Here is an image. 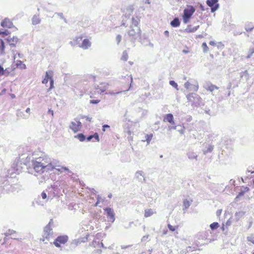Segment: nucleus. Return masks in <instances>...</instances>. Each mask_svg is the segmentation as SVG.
<instances>
[{
	"label": "nucleus",
	"mask_w": 254,
	"mask_h": 254,
	"mask_svg": "<svg viewBox=\"0 0 254 254\" xmlns=\"http://www.w3.org/2000/svg\"><path fill=\"white\" fill-rule=\"evenodd\" d=\"M32 166L34 170L37 173H43L45 171H50L58 166L51 160L48 155L42 154L41 156L35 158V160H32Z\"/></svg>",
	"instance_id": "f257e3e1"
},
{
	"label": "nucleus",
	"mask_w": 254,
	"mask_h": 254,
	"mask_svg": "<svg viewBox=\"0 0 254 254\" xmlns=\"http://www.w3.org/2000/svg\"><path fill=\"white\" fill-rule=\"evenodd\" d=\"M141 35V30L139 27L135 28H132L128 32V37L129 40L132 43V46H135V41L140 38Z\"/></svg>",
	"instance_id": "f03ea898"
},
{
	"label": "nucleus",
	"mask_w": 254,
	"mask_h": 254,
	"mask_svg": "<svg viewBox=\"0 0 254 254\" xmlns=\"http://www.w3.org/2000/svg\"><path fill=\"white\" fill-rule=\"evenodd\" d=\"M187 99L188 101L191 103V105L195 107H198L202 104V99L196 93H191L187 95Z\"/></svg>",
	"instance_id": "7ed1b4c3"
},
{
	"label": "nucleus",
	"mask_w": 254,
	"mask_h": 254,
	"mask_svg": "<svg viewBox=\"0 0 254 254\" xmlns=\"http://www.w3.org/2000/svg\"><path fill=\"white\" fill-rule=\"evenodd\" d=\"M195 9L192 5H188L187 7L184 10L183 19L185 23L189 22L191 16L195 12Z\"/></svg>",
	"instance_id": "20e7f679"
},
{
	"label": "nucleus",
	"mask_w": 254,
	"mask_h": 254,
	"mask_svg": "<svg viewBox=\"0 0 254 254\" xmlns=\"http://www.w3.org/2000/svg\"><path fill=\"white\" fill-rule=\"evenodd\" d=\"M184 87L189 91H197L198 89V83L195 80L187 81L184 84Z\"/></svg>",
	"instance_id": "39448f33"
},
{
	"label": "nucleus",
	"mask_w": 254,
	"mask_h": 254,
	"mask_svg": "<svg viewBox=\"0 0 254 254\" xmlns=\"http://www.w3.org/2000/svg\"><path fill=\"white\" fill-rule=\"evenodd\" d=\"M53 223V219H51L48 224H47L44 229L43 237L44 239H48L50 235L53 234V229L51 228V224Z\"/></svg>",
	"instance_id": "423d86ee"
},
{
	"label": "nucleus",
	"mask_w": 254,
	"mask_h": 254,
	"mask_svg": "<svg viewBox=\"0 0 254 254\" xmlns=\"http://www.w3.org/2000/svg\"><path fill=\"white\" fill-rule=\"evenodd\" d=\"M68 237L66 235L58 236L54 242V245L57 247H61V244H64L68 240Z\"/></svg>",
	"instance_id": "0eeeda50"
},
{
	"label": "nucleus",
	"mask_w": 254,
	"mask_h": 254,
	"mask_svg": "<svg viewBox=\"0 0 254 254\" xmlns=\"http://www.w3.org/2000/svg\"><path fill=\"white\" fill-rule=\"evenodd\" d=\"M218 0H207L206 4L210 7L211 12H214L216 11L219 7L218 3Z\"/></svg>",
	"instance_id": "6e6552de"
},
{
	"label": "nucleus",
	"mask_w": 254,
	"mask_h": 254,
	"mask_svg": "<svg viewBox=\"0 0 254 254\" xmlns=\"http://www.w3.org/2000/svg\"><path fill=\"white\" fill-rule=\"evenodd\" d=\"M104 210L106 212L107 216L109 218V221L113 223L115 220V214L113 209L110 207H106Z\"/></svg>",
	"instance_id": "1a4fd4ad"
},
{
	"label": "nucleus",
	"mask_w": 254,
	"mask_h": 254,
	"mask_svg": "<svg viewBox=\"0 0 254 254\" xmlns=\"http://www.w3.org/2000/svg\"><path fill=\"white\" fill-rule=\"evenodd\" d=\"M135 179L137 180L138 182L143 183L145 182V178L144 174L142 171H137L135 174Z\"/></svg>",
	"instance_id": "9d476101"
},
{
	"label": "nucleus",
	"mask_w": 254,
	"mask_h": 254,
	"mask_svg": "<svg viewBox=\"0 0 254 254\" xmlns=\"http://www.w3.org/2000/svg\"><path fill=\"white\" fill-rule=\"evenodd\" d=\"M203 87L206 90L209 91L210 92H212L213 91H214L215 89L217 90L219 88L217 86H216L215 85L212 84L210 82H206L204 84Z\"/></svg>",
	"instance_id": "9b49d317"
},
{
	"label": "nucleus",
	"mask_w": 254,
	"mask_h": 254,
	"mask_svg": "<svg viewBox=\"0 0 254 254\" xmlns=\"http://www.w3.org/2000/svg\"><path fill=\"white\" fill-rule=\"evenodd\" d=\"M0 25L3 27L8 28H11L13 26L12 22L8 18H5L1 22Z\"/></svg>",
	"instance_id": "f8f14e48"
},
{
	"label": "nucleus",
	"mask_w": 254,
	"mask_h": 254,
	"mask_svg": "<svg viewBox=\"0 0 254 254\" xmlns=\"http://www.w3.org/2000/svg\"><path fill=\"white\" fill-rule=\"evenodd\" d=\"M211 103V107L212 110H211L210 109L206 107L204 109V112L205 113L207 114L210 116H213L215 115V110L214 109V108L215 107V104L213 102H212Z\"/></svg>",
	"instance_id": "ddd939ff"
},
{
	"label": "nucleus",
	"mask_w": 254,
	"mask_h": 254,
	"mask_svg": "<svg viewBox=\"0 0 254 254\" xmlns=\"http://www.w3.org/2000/svg\"><path fill=\"white\" fill-rule=\"evenodd\" d=\"M91 45V42L89 41V40L87 39H84L81 44V45L80 46V47H81L83 49H88L89 47H90Z\"/></svg>",
	"instance_id": "4468645a"
},
{
	"label": "nucleus",
	"mask_w": 254,
	"mask_h": 254,
	"mask_svg": "<svg viewBox=\"0 0 254 254\" xmlns=\"http://www.w3.org/2000/svg\"><path fill=\"white\" fill-rule=\"evenodd\" d=\"M19 39L17 37L13 36L11 38L10 36L7 38V41L9 45L11 46L14 47L15 44L18 42Z\"/></svg>",
	"instance_id": "2eb2a0df"
},
{
	"label": "nucleus",
	"mask_w": 254,
	"mask_h": 254,
	"mask_svg": "<svg viewBox=\"0 0 254 254\" xmlns=\"http://www.w3.org/2000/svg\"><path fill=\"white\" fill-rule=\"evenodd\" d=\"M93 138H94L97 141H99V137L98 133L95 132L93 134L88 135L87 137H86L85 139H86L87 141H90Z\"/></svg>",
	"instance_id": "dca6fc26"
},
{
	"label": "nucleus",
	"mask_w": 254,
	"mask_h": 254,
	"mask_svg": "<svg viewBox=\"0 0 254 254\" xmlns=\"http://www.w3.org/2000/svg\"><path fill=\"white\" fill-rule=\"evenodd\" d=\"M199 27V26H196L194 27H191V26L189 25L187 26L185 31L188 33H193L195 32Z\"/></svg>",
	"instance_id": "f3484780"
},
{
	"label": "nucleus",
	"mask_w": 254,
	"mask_h": 254,
	"mask_svg": "<svg viewBox=\"0 0 254 254\" xmlns=\"http://www.w3.org/2000/svg\"><path fill=\"white\" fill-rule=\"evenodd\" d=\"M171 25L173 27H178L180 25V21L178 17H175L173 19V20H172L170 22Z\"/></svg>",
	"instance_id": "a211bd4d"
},
{
	"label": "nucleus",
	"mask_w": 254,
	"mask_h": 254,
	"mask_svg": "<svg viewBox=\"0 0 254 254\" xmlns=\"http://www.w3.org/2000/svg\"><path fill=\"white\" fill-rule=\"evenodd\" d=\"M69 128L71 129L74 132H77L80 129L76 125V123L74 122H71L69 125Z\"/></svg>",
	"instance_id": "6ab92c4d"
},
{
	"label": "nucleus",
	"mask_w": 254,
	"mask_h": 254,
	"mask_svg": "<svg viewBox=\"0 0 254 254\" xmlns=\"http://www.w3.org/2000/svg\"><path fill=\"white\" fill-rule=\"evenodd\" d=\"M254 28V24L252 22H247L245 26V29L247 32H250Z\"/></svg>",
	"instance_id": "aec40b11"
},
{
	"label": "nucleus",
	"mask_w": 254,
	"mask_h": 254,
	"mask_svg": "<svg viewBox=\"0 0 254 254\" xmlns=\"http://www.w3.org/2000/svg\"><path fill=\"white\" fill-rule=\"evenodd\" d=\"M174 119V117L173 114L169 113L165 115L164 118V122H172V120Z\"/></svg>",
	"instance_id": "412c9836"
},
{
	"label": "nucleus",
	"mask_w": 254,
	"mask_h": 254,
	"mask_svg": "<svg viewBox=\"0 0 254 254\" xmlns=\"http://www.w3.org/2000/svg\"><path fill=\"white\" fill-rule=\"evenodd\" d=\"M140 22V19L138 16L132 17V24L134 26L136 27H138V25Z\"/></svg>",
	"instance_id": "4be33fe9"
},
{
	"label": "nucleus",
	"mask_w": 254,
	"mask_h": 254,
	"mask_svg": "<svg viewBox=\"0 0 254 254\" xmlns=\"http://www.w3.org/2000/svg\"><path fill=\"white\" fill-rule=\"evenodd\" d=\"M41 19L39 17V15H34L32 18V23L33 25H37L40 23Z\"/></svg>",
	"instance_id": "5701e85b"
},
{
	"label": "nucleus",
	"mask_w": 254,
	"mask_h": 254,
	"mask_svg": "<svg viewBox=\"0 0 254 254\" xmlns=\"http://www.w3.org/2000/svg\"><path fill=\"white\" fill-rule=\"evenodd\" d=\"M187 156L190 159H195L197 160V154L192 151H189L187 153Z\"/></svg>",
	"instance_id": "b1692460"
},
{
	"label": "nucleus",
	"mask_w": 254,
	"mask_h": 254,
	"mask_svg": "<svg viewBox=\"0 0 254 254\" xmlns=\"http://www.w3.org/2000/svg\"><path fill=\"white\" fill-rule=\"evenodd\" d=\"M5 43L3 40L0 39V51L1 55L4 54Z\"/></svg>",
	"instance_id": "393cba45"
},
{
	"label": "nucleus",
	"mask_w": 254,
	"mask_h": 254,
	"mask_svg": "<svg viewBox=\"0 0 254 254\" xmlns=\"http://www.w3.org/2000/svg\"><path fill=\"white\" fill-rule=\"evenodd\" d=\"M213 148H214L213 145H208L207 149H204L203 150V153L204 155H206V154H207L208 153L211 152L212 151V150H213Z\"/></svg>",
	"instance_id": "a878e982"
},
{
	"label": "nucleus",
	"mask_w": 254,
	"mask_h": 254,
	"mask_svg": "<svg viewBox=\"0 0 254 254\" xmlns=\"http://www.w3.org/2000/svg\"><path fill=\"white\" fill-rule=\"evenodd\" d=\"M191 204V202L188 200L187 199H185L183 201V210L188 209Z\"/></svg>",
	"instance_id": "bb28decb"
},
{
	"label": "nucleus",
	"mask_w": 254,
	"mask_h": 254,
	"mask_svg": "<svg viewBox=\"0 0 254 254\" xmlns=\"http://www.w3.org/2000/svg\"><path fill=\"white\" fill-rule=\"evenodd\" d=\"M78 138L80 141H83L86 139V136L82 133H79L74 136Z\"/></svg>",
	"instance_id": "cd10ccee"
},
{
	"label": "nucleus",
	"mask_w": 254,
	"mask_h": 254,
	"mask_svg": "<svg viewBox=\"0 0 254 254\" xmlns=\"http://www.w3.org/2000/svg\"><path fill=\"white\" fill-rule=\"evenodd\" d=\"M219 227V224L218 222H213L210 225V228L212 231L217 229Z\"/></svg>",
	"instance_id": "c85d7f7f"
},
{
	"label": "nucleus",
	"mask_w": 254,
	"mask_h": 254,
	"mask_svg": "<svg viewBox=\"0 0 254 254\" xmlns=\"http://www.w3.org/2000/svg\"><path fill=\"white\" fill-rule=\"evenodd\" d=\"M153 214V212L151 209H148L145 210L144 216L148 217L150 216Z\"/></svg>",
	"instance_id": "c756f323"
},
{
	"label": "nucleus",
	"mask_w": 254,
	"mask_h": 254,
	"mask_svg": "<svg viewBox=\"0 0 254 254\" xmlns=\"http://www.w3.org/2000/svg\"><path fill=\"white\" fill-rule=\"evenodd\" d=\"M121 78H127V81H126V82H127V81H128V82L129 81H130V84H131L133 81L132 77L130 75H128L127 74L126 76H122Z\"/></svg>",
	"instance_id": "7c9ffc66"
},
{
	"label": "nucleus",
	"mask_w": 254,
	"mask_h": 254,
	"mask_svg": "<svg viewBox=\"0 0 254 254\" xmlns=\"http://www.w3.org/2000/svg\"><path fill=\"white\" fill-rule=\"evenodd\" d=\"M127 59H128L127 53L126 51H124L123 52V55H122V56L121 59L122 61H127Z\"/></svg>",
	"instance_id": "2f4dec72"
},
{
	"label": "nucleus",
	"mask_w": 254,
	"mask_h": 254,
	"mask_svg": "<svg viewBox=\"0 0 254 254\" xmlns=\"http://www.w3.org/2000/svg\"><path fill=\"white\" fill-rule=\"evenodd\" d=\"M16 234V231H14V230H10V229H9L5 233V235L6 236H10V235H12L13 234Z\"/></svg>",
	"instance_id": "473e14b6"
},
{
	"label": "nucleus",
	"mask_w": 254,
	"mask_h": 254,
	"mask_svg": "<svg viewBox=\"0 0 254 254\" xmlns=\"http://www.w3.org/2000/svg\"><path fill=\"white\" fill-rule=\"evenodd\" d=\"M243 215H244V212L243 211H239V212H236L235 215L236 219L237 220H238Z\"/></svg>",
	"instance_id": "72a5a7b5"
},
{
	"label": "nucleus",
	"mask_w": 254,
	"mask_h": 254,
	"mask_svg": "<svg viewBox=\"0 0 254 254\" xmlns=\"http://www.w3.org/2000/svg\"><path fill=\"white\" fill-rule=\"evenodd\" d=\"M52 74L53 72L52 71H47L46 72L45 78H47L48 80L50 79V80H51V79H53Z\"/></svg>",
	"instance_id": "f704fd0d"
},
{
	"label": "nucleus",
	"mask_w": 254,
	"mask_h": 254,
	"mask_svg": "<svg viewBox=\"0 0 254 254\" xmlns=\"http://www.w3.org/2000/svg\"><path fill=\"white\" fill-rule=\"evenodd\" d=\"M247 240L254 245V234H251L247 237Z\"/></svg>",
	"instance_id": "c9c22d12"
},
{
	"label": "nucleus",
	"mask_w": 254,
	"mask_h": 254,
	"mask_svg": "<svg viewBox=\"0 0 254 254\" xmlns=\"http://www.w3.org/2000/svg\"><path fill=\"white\" fill-rule=\"evenodd\" d=\"M19 163L18 160H17L16 163L14 162L12 165V167L14 168V170H15L17 171H19Z\"/></svg>",
	"instance_id": "e433bc0d"
},
{
	"label": "nucleus",
	"mask_w": 254,
	"mask_h": 254,
	"mask_svg": "<svg viewBox=\"0 0 254 254\" xmlns=\"http://www.w3.org/2000/svg\"><path fill=\"white\" fill-rule=\"evenodd\" d=\"M169 84L172 86H173V87H174L175 88H176L177 90H178V84L174 80H170L169 81Z\"/></svg>",
	"instance_id": "4c0bfd02"
},
{
	"label": "nucleus",
	"mask_w": 254,
	"mask_h": 254,
	"mask_svg": "<svg viewBox=\"0 0 254 254\" xmlns=\"http://www.w3.org/2000/svg\"><path fill=\"white\" fill-rule=\"evenodd\" d=\"M55 15H57L61 19H63L65 23L67 22V20H66V19L65 18H64L63 13H62V12H55Z\"/></svg>",
	"instance_id": "58836bf2"
},
{
	"label": "nucleus",
	"mask_w": 254,
	"mask_h": 254,
	"mask_svg": "<svg viewBox=\"0 0 254 254\" xmlns=\"http://www.w3.org/2000/svg\"><path fill=\"white\" fill-rule=\"evenodd\" d=\"M152 136H153L152 134H146L145 135V140L148 143H149L150 142V141H151V140L152 139Z\"/></svg>",
	"instance_id": "ea45409f"
},
{
	"label": "nucleus",
	"mask_w": 254,
	"mask_h": 254,
	"mask_svg": "<svg viewBox=\"0 0 254 254\" xmlns=\"http://www.w3.org/2000/svg\"><path fill=\"white\" fill-rule=\"evenodd\" d=\"M202 47L203 48V52L204 53H206L208 51V48L207 46V44L205 42H203L202 44Z\"/></svg>",
	"instance_id": "a19ab883"
},
{
	"label": "nucleus",
	"mask_w": 254,
	"mask_h": 254,
	"mask_svg": "<svg viewBox=\"0 0 254 254\" xmlns=\"http://www.w3.org/2000/svg\"><path fill=\"white\" fill-rule=\"evenodd\" d=\"M12 70H10L9 68H6L4 69V73L3 74V75H5V76H7L9 75V74H10V72L12 71Z\"/></svg>",
	"instance_id": "79ce46f5"
},
{
	"label": "nucleus",
	"mask_w": 254,
	"mask_h": 254,
	"mask_svg": "<svg viewBox=\"0 0 254 254\" xmlns=\"http://www.w3.org/2000/svg\"><path fill=\"white\" fill-rule=\"evenodd\" d=\"M127 10L128 12H129V13H131L133 12L134 10V7L132 5H130L127 8Z\"/></svg>",
	"instance_id": "37998d69"
},
{
	"label": "nucleus",
	"mask_w": 254,
	"mask_h": 254,
	"mask_svg": "<svg viewBox=\"0 0 254 254\" xmlns=\"http://www.w3.org/2000/svg\"><path fill=\"white\" fill-rule=\"evenodd\" d=\"M9 33V32L7 30H3L2 29H0V34H2L3 35H7Z\"/></svg>",
	"instance_id": "c03bdc74"
},
{
	"label": "nucleus",
	"mask_w": 254,
	"mask_h": 254,
	"mask_svg": "<svg viewBox=\"0 0 254 254\" xmlns=\"http://www.w3.org/2000/svg\"><path fill=\"white\" fill-rule=\"evenodd\" d=\"M53 88H54V79H51V80H50V87L48 89V91H50Z\"/></svg>",
	"instance_id": "a18cd8bd"
},
{
	"label": "nucleus",
	"mask_w": 254,
	"mask_h": 254,
	"mask_svg": "<svg viewBox=\"0 0 254 254\" xmlns=\"http://www.w3.org/2000/svg\"><path fill=\"white\" fill-rule=\"evenodd\" d=\"M122 36L120 34L118 35L116 37V41H117V44H119L120 43V42H121V40H122Z\"/></svg>",
	"instance_id": "49530a36"
},
{
	"label": "nucleus",
	"mask_w": 254,
	"mask_h": 254,
	"mask_svg": "<svg viewBox=\"0 0 254 254\" xmlns=\"http://www.w3.org/2000/svg\"><path fill=\"white\" fill-rule=\"evenodd\" d=\"M168 227L169 229L172 232L175 231L176 230L175 227L173 226L172 225H171L170 224H168Z\"/></svg>",
	"instance_id": "de8ad7c7"
},
{
	"label": "nucleus",
	"mask_w": 254,
	"mask_h": 254,
	"mask_svg": "<svg viewBox=\"0 0 254 254\" xmlns=\"http://www.w3.org/2000/svg\"><path fill=\"white\" fill-rule=\"evenodd\" d=\"M100 102L99 100H90V103L93 104H98Z\"/></svg>",
	"instance_id": "09e8293b"
},
{
	"label": "nucleus",
	"mask_w": 254,
	"mask_h": 254,
	"mask_svg": "<svg viewBox=\"0 0 254 254\" xmlns=\"http://www.w3.org/2000/svg\"><path fill=\"white\" fill-rule=\"evenodd\" d=\"M4 69L2 66L0 64V76L3 75L4 73Z\"/></svg>",
	"instance_id": "8fccbe9b"
},
{
	"label": "nucleus",
	"mask_w": 254,
	"mask_h": 254,
	"mask_svg": "<svg viewBox=\"0 0 254 254\" xmlns=\"http://www.w3.org/2000/svg\"><path fill=\"white\" fill-rule=\"evenodd\" d=\"M41 196L43 199H46L47 197L46 193L43 191L41 193Z\"/></svg>",
	"instance_id": "3c124183"
},
{
	"label": "nucleus",
	"mask_w": 254,
	"mask_h": 254,
	"mask_svg": "<svg viewBox=\"0 0 254 254\" xmlns=\"http://www.w3.org/2000/svg\"><path fill=\"white\" fill-rule=\"evenodd\" d=\"M100 199H101V197L99 195H98L97 196V201L96 203H95V206H97L98 205V204L100 202Z\"/></svg>",
	"instance_id": "603ef678"
},
{
	"label": "nucleus",
	"mask_w": 254,
	"mask_h": 254,
	"mask_svg": "<svg viewBox=\"0 0 254 254\" xmlns=\"http://www.w3.org/2000/svg\"><path fill=\"white\" fill-rule=\"evenodd\" d=\"M75 120L76 121V125L77 126H78V128H79V129H80V128L81 127V123L80 122H79V121H77L76 119H75Z\"/></svg>",
	"instance_id": "864d4df0"
},
{
	"label": "nucleus",
	"mask_w": 254,
	"mask_h": 254,
	"mask_svg": "<svg viewBox=\"0 0 254 254\" xmlns=\"http://www.w3.org/2000/svg\"><path fill=\"white\" fill-rule=\"evenodd\" d=\"M109 127H110V126L109 125H104L102 126V130L103 131H105L106 128H109Z\"/></svg>",
	"instance_id": "5fc2aeb1"
},
{
	"label": "nucleus",
	"mask_w": 254,
	"mask_h": 254,
	"mask_svg": "<svg viewBox=\"0 0 254 254\" xmlns=\"http://www.w3.org/2000/svg\"><path fill=\"white\" fill-rule=\"evenodd\" d=\"M130 13H129L128 14H126L125 15L122 16V18L123 19H124L125 20V18H129L130 17Z\"/></svg>",
	"instance_id": "6e6d98bb"
},
{
	"label": "nucleus",
	"mask_w": 254,
	"mask_h": 254,
	"mask_svg": "<svg viewBox=\"0 0 254 254\" xmlns=\"http://www.w3.org/2000/svg\"><path fill=\"white\" fill-rule=\"evenodd\" d=\"M22 64V62L21 61H17L16 65L17 67L20 66Z\"/></svg>",
	"instance_id": "4d7b16f0"
},
{
	"label": "nucleus",
	"mask_w": 254,
	"mask_h": 254,
	"mask_svg": "<svg viewBox=\"0 0 254 254\" xmlns=\"http://www.w3.org/2000/svg\"><path fill=\"white\" fill-rule=\"evenodd\" d=\"M245 193L243 190H241L240 192H239L237 195L240 197L243 196Z\"/></svg>",
	"instance_id": "13d9d810"
},
{
	"label": "nucleus",
	"mask_w": 254,
	"mask_h": 254,
	"mask_svg": "<svg viewBox=\"0 0 254 254\" xmlns=\"http://www.w3.org/2000/svg\"><path fill=\"white\" fill-rule=\"evenodd\" d=\"M82 118H86V120L89 121V122H91V120H92V118H90L89 117H86L85 116H83L82 117Z\"/></svg>",
	"instance_id": "bf43d9fd"
},
{
	"label": "nucleus",
	"mask_w": 254,
	"mask_h": 254,
	"mask_svg": "<svg viewBox=\"0 0 254 254\" xmlns=\"http://www.w3.org/2000/svg\"><path fill=\"white\" fill-rule=\"evenodd\" d=\"M254 53V50L253 49L252 50L250 51V54L248 55L247 58H250L253 55V54Z\"/></svg>",
	"instance_id": "052dcab7"
},
{
	"label": "nucleus",
	"mask_w": 254,
	"mask_h": 254,
	"mask_svg": "<svg viewBox=\"0 0 254 254\" xmlns=\"http://www.w3.org/2000/svg\"><path fill=\"white\" fill-rule=\"evenodd\" d=\"M245 193L249 190V188L248 187H243V190H242Z\"/></svg>",
	"instance_id": "680f3d73"
},
{
	"label": "nucleus",
	"mask_w": 254,
	"mask_h": 254,
	"mask_svg": "<svg viewBox=\"0 0 254 254\" xmlns=\"http://www.w3.org/2000/svg\"><path fill=\"white\" fill-rule=\"evenodd\" d=\"M148 235L144 236L141 239V241L142 242L145 241H146L148 239Z\"/></svg>",
	"instance_id": "e2e57ef3"
},
{
	"label": "nucleus",
	"mask_w": 254,
	"mask_h": 254,
	"mask_svg": "<svg viewBox=\"0 0 254 254\" xmlns=\"http://www.w3.org/2000/svg\"><path fill=\"white\" fill-rule=\"evenodd\" d=\"M199 8L202 11H204L205 10L204 6L202 4H199Z\"/></svg>",
	"instance_id": "0e129e2a"
},
{
	"label": "nucleus",
	"mask_w": 254,
	"mask_h": 254,
	"mask_svg": "<svg viewBox=\"0 0 254 254\" xmlns=\"http://www.w3.org/2000/svg\"><path fill=\"white\" fill-rule=\"evenodd\" d=\"M164 34L166 37H169V32L167 30L165 31Z\"/></svg>",
	"instance_id": "69168bd1"
},
{
	"label": "nucleus",
	"mask_w": 254,
	"mask_h": 254,
	"mask_svg": "<svg viewBox=\"0 0 254 254\" xmlns=\"http://www.w3.org/2000/svg\"><path fill=\"white\" fill-rule=\"evenodd\" d=\"M235 180H233V179L230 180V184L235 186Z\"/></svg>",
	"instance_id": "338daca9"
},
{
	"label": "nucleus",
	"mask_w": 254,
	"mask_h": 254,
	"mask_svg": "<svg viewBox=\"0 0 254 254\" xmlns=\"http://www.w3.org/2000/svg\"><path fill=\"white\" fill-rule=\"evenodd\" d=\"M48 79L47 78H45L42 81V83L43 84H46L48 83Z\"/></svg>",
	"instance_id": "774afa93"
}]
</instances>
